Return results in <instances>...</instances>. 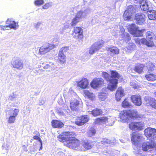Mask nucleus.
I'll list each match as a JSON object with an SVG mask.
<instances>
[{"label": "nucleus", "instance_id": "nucleus-6", "mask_svg": "<svg viewBox=\"0 0 156 156\" xmlns=\"http://www.w3.org/2000/svg\"><path fill=\"white\" fill-rule=\"evenodd\" d=\"M135 9L133 6H129L124 13L123 16L124 20H132V15L135 12Z\"/></svg>", "mask_w": 156, "mask_h": 156}, {"label": "nucleus", "instance_id": "nucleus-31", "mask_svg": "<svg viewBox=\"0 0 156 156\" xmlns=\"http://www.w3.org/2000/svg\"><path fill=\"white\" fill-rule=\"evenodd\" d=\"M106 50L108 51H110L114 54H118L119 53V49L117 47H115L107 48Z\"/></svg>", "mask_w": 156, "mask_h": 156}, {"label": "nucleus", "instance_id": "nucleus-60", "mask_svg": "<svg viewBox=\"0 0 156 156\" xmlns=\"http://www.w3.org/2000/svg\"><path fill=\"white\" fill-rule=\"evenodd\" d=\"M58 112L60 115H64V113L63 112H62L61 111L58 110Z\"/></svg>", "mask_w": 156, "mask_h": 156}, {"label": "nucleus", "instance_id": "nucleus-40", "mask_svg": "<svg viewBox=\"0 0 156 156\" xmlns=\"http://www.w3.org/2000/svg\"><path fill=\"white\" fill-rule=\"evenodd\" d=\"M98 96L99 100L103 101L106 98L107 94L105 93L101 92L99 94Z\"/></svg>", "mask_w": 156, "mask_h": 156}, {"label": "nucleus", "instance_id": "nucleus-26", "mask_svg": "<svg viewBox=\"0 0 156 156\" xmlns=\"http://www.w3.org/2000/svg\"><path fill=\"white\" fill-rule=\"evenodd\" d=\"M51 125L53 127L61 128L64 125L63 123L60 121L55 120L51 122Z\"/></svg>", "mask_w": 156, "mask_h": 156}, {"label": "nucleus", "instance_id": "nucleus-29", "mask_svg": "<svg viewBox=\"0 0 156 156\" xmlns=\"http://www.w3.org/2000/svg\"><path fill=\"white\" fill-rule=\"evenodd\" d=\"M56 67L55 65L53 63L49 62L45 64V66H43V67L44 69H49V70L50 71L55 69Z\"/></svg>", "mask_w": 156, "mask_h": 156}, {"label": "nucleus", "instance_id": "nucleus-51", "mask_svg": "<svg viewBox=\"0 0 156 156\" xmlns=\"http://www.w3.org/2000/svg\"><path fill=\"white\" fill-rule=\"evenodd\" d=\"M16 117L9 115L8 121V122L10 123H14L16 120Z\"/></svg>", "mask_w": 156, "mask_h": 156}, {"label": "nucleus", "instance_id": "nucleus-10", "mask_svg": "<svg viewBox=\"0 0 156 156\" xmlns=\"http://www.w3.org/2000/svg\"><path fill=\"white\" fill-rule=\"evenodd\" d=\"M144 124L141 122H132L129 125L130 129L134 131H139L143 129Z\"/></svg>", "mask_w": 156, "mask_h": 156}, {"label": "nucleus", "instance_id": "nucleus-35", "mask_svg": "<svg viewBox=\"0 0 156 156\" xmlns=\"http://www.w3.org/2000/svg\"><path fill=\"white\" fill-rule=\"evenodd\" d=\"M146 79L149 81H153L156 80V75L153 74H147L145 76Z\"/></svg>", "mask_w": 156, "mask_h": 156}, {"label": "nucleus", "instance_id": "nucleus-52", "mask_svg": "<svg viewBox=\"0 0 156 156\" xmlns=\"http://www.w3.org/2000/svg\"><path fill=\"white\" fill-rule=\"evenodd\" d=\"M44 3L43 0H36L34 2V4L36 5H40Z\"/></svg>", "mask_w": 156, "mask_h": 156}, {"label": "nucleus", "instance_id": "nucleus-23", "mask_svg": "<svg viewBox=\"0 0 156 156\" xmlns=\"http://www.w3.org/2000/svg\"><path fill=\"white\" fill-rule=\"evenodd\" d=\"M141 138V135L139 133L133 132L132 134L131 141L134 143L136 142L140 141Z\"/></svg>", "mask_w": 156, "mask_h": 156}, {"label": "nucleus", "instance_id": "nucleus-5", "mask_svg": "<svg viewBox=\"0 0 156 156\" xmlns=\"http://www.w3.org/2000/svg\"><path fill=\"white\" fill-rule=\"evenodd\" d=\"M55 47L53 44L46 43L41 47L39 50V54L40 55H44L49 52L51 50Z\"/></svg>", "mask_w": 156, "mask_h": 156}, {"label": "nucleus", "instance_id": "nucleus-13", "mask_svg": "<svg viewBox=\"0 0 156 156\" xmlns=\"http://www.w3.org/2000/svg\"><path fill=\"white\" fill-rule=\"evenodd\" d=\"M145 16L141 13H137L135 16V20L136 23L140 25H142L145 23Z\"/></svg>", "mask_w": 156, "mask_h": 156}, {"label": "nucleus", "instance_id": "nucleus-38", "mask_svg": "<svg viewBox=\"0 0 156 156\" xmlns=\"http://www.w3.org/2000/svg\"><path fill=\"white\" fill-rule=\"evenodd\" d=\"M128 111L129 112V119L130 118H138V112L136 110H129Z\"/></svg>", "mask_w": 156, "mask_h": 156}, {"label": "nucleus", "instance_id": "nucleus-64", "mask_svg": "<svg viewBox=\"0 0 156 156\" xmlns=\"http://www.w3.org/2000/svg\"><path fill=\"white\" fill-rule=\"evenodd\" d=\"M120 30L121 31V32L122 33V34H124V33H125L124 29L123 28H122H122H120Z\"/></svg>", "mask_w": 156, "mask_h": 156}, {"label": "nucleus", "instance_id": "nucleus-50", "mask_svg": "<svg viewBox=\"0 0 156 156\" xmlns=\"http://www.w3.org/2000/svg\"><path fill=\"white\" fill-rule=\"evenodd\" d=\"M68 47H62L60 50L59 53H62L64 54L65 52H66L69 50Z\"/></svg>", "mask_w": 156, "mask_h": 156}, {"label": "nucleus", "instance_id": "nucleus-17", "mask_svg": "<svg viewBox=\"0 0 156 156\" xmlns=\"http://www.w3.org/2000/svg\"><path fill=\"white\" fill-rule=\"evenodd\" d=\"M131 100L132 102L137 106H140L142 104L141 99L140 95H132L131 97Z\"/></svg>", "mask_w": 156, "mask_h": 156}, {"label": "nucleus", "instance_id": "nucleus-25", "mask_svg": "<svg viewBox=\"0 0 156 156\" xmlns=\"http://www.w3.org/2000/svg\"><path fill=\"white\" fill-rule=\"evenodd\" d=\"M108 121V119L106 117H102L98 118L95 120V123L97 125L106 123Z\"/></svg>", "mask_w": 156, "mask_h": 156}, {"label": "nucleus", "instance_id": "nucleus-2", "mask_svg": "<svg viewBox=\"0 0 156 156\" xmlns=\"http://www.w3.org/2000/svg\"><path fill=\"white\" fill-rule=\"evenodd\" d=\"M111 76H109V74L106 72L102 73V76L107 81L109 82L107 88L111 91L115 90L118 83V79L121 78V76L116 71H112L111 72Z\"/></svg>", "mask_w": 156, "mask_h": 156}, {"label": "nucleus", "instance_id": "nucleus-18", "mask_svg": "<svg viewBox=\"0 0 156 156\" xmlns=\"http://www.w3.org/2000/svg\"><path fill=\"white\" fill-rule=\"evenodd\" d=\"M7 23L9 24V25H6L3 27V30H8V29H6L7 28H9L10 29L12 28L14 30H16L18 28V24H16V22L13 21H10L8 20L7 21Z\"/></svg>", "mask_w": 156, "mask_h": 156}, {"label": "nucleus", "instance_id": "nucleus-58", "mask_svg": "<svg viewBox=\"0 0 156 156\" xmlns=\"http://www.w3.org/2000/svg\"><path fill=\"white\" fill-rule=\"evenodd\" d=\"M41 23V22H38L37 23H35L34 24V26L36 27H38L39 26H40Z\"/></svg>", "mask_w": 156, "mask_h": 156}, {"label": "nucleus", "instance_id": "nucleus-41", "mask_svg": "<svg viewBox=\"0 0 156 156\" xmlns=\"http://www.w3.org/2000/svg\"><path fill=\"white\" fill-rule=\"evenodd\" d=\"M96 132V131L95 129L93 128H91L87 132V135L91 137L95 135Z\"/></svg>", "mask_w": 156, "mask_h": 156}, {"label": "nucleus", "instance_id": "nucleus-55", "mask_svg": "<svg viewBox=\"0 0 156 156\" xmlns=\"http://www.w3.org/2000/svg\"><path fill=\"white\" fill-rule=\"evenodd\" d=\"M130 85L133 88H136L137 87V85L135 81H132L130 82Z\"/></svg>", "mask_w": 156, "mask_h": 156}, {"label": "nucleus", "instance_id": "nucleus-57", "mask_svg": "<svg viewBox=\"0 0 156 156\" xmlns=\"http://www.w3.org/2000/svg\"><path fill=\"white\" fill-rule=\"evenodd\" d=\"M135 41L136 42V43L140 44V40L139 38H135Z\"/></svg>", "mask_w": 156, "mask_h": 156}, {"label": "nucleus", "instance_id": "nucleus-34", "mask_svg": "<svg viewBox=\"0 0 156 156\" xmlns=\"http://www.w3.org/2000/svg\"><path fill=\"white\" fill-rule=\"evenodd\" d=\"M89 112H90V114H91L94 116L99 115L102 113L101 110L98 108L95 109L92 111Z\"/></svg>", "mask_w": 156, "mask_h": 156}, {"label": "nucleus", "instance_id": "nucleus-46", "mask_svg": "<svg viewBox=\"0 0 156 156\" xmlns=\"http://www.w3.org/2000/svg\"><path fill=\"white\" fill-rule=\"evenodd\" d=\"M147 66L149 71H152L153 70L154 66L151 62H149L147 64Z\"/></svg>", "mask_w": 156, "mask_h": 156}, {"label": "nucleus", "instance_id": "nucleus-45", "mask_svg": "<svg viewBox=\"0 0 156 156\" xmlns=\"http://www.w3.org/2000/svg\"><path fill=\"white\" fill-rule=\"evenodd\" d=\"M122 106L125 108H129L130 106L129 103L126 99L122 103Z\"/></svg>", "mask_w": 156, "mask_h": 156}, {"label": "nucleus", "instance_id": "nucleus-12", "mask_svg": "<svg viewBox=\"0 0 156 156\" xmlns=\"http://www.w3.org/2000/svg\"><path fill=\"white\" fill-rule=\"evenodd\" d=\"M103 84L104 80L102 79L96 78L93 80L90 83V85L93 88H96L101 87Z\"/></svg>", "mask_w": 156, "mask_h": 156}, {"label": "nucleus", "instance_id": "nucleus-61", "mask_svg": "<svg viewBox=\"0 0 156 156\" xmlns=\"http://www.w3.org/2000/svg\"><path fill=\"white\" fill-rule=\"evenodd\" d=\"M141 0H134V2L135 3H136L137 4H138V3L139 2H140Z\"/></svg>", "mask_w": 156, "mask_h": 156}, {"label": "nucleus", "instance_id": "nucleus-15", "mask_svg": "<svg viewBox=\"0 0 156 156\" xmlns=\"http://www.w3.org/2000/svg\"><path fill=\"white\" fill-rule=\"evenodd\" d=\"M145 104L147 106H151L152 108L156 109V100L154 98L150 97H146L144 99Z\"/></svg>", "mask_w": 156, "mask_h": 156}, {"label": "nucleus", "instance_id": "nucleus-39", "mask_svg": "<svg viewBox=\"0 0 156 156\" xmlns=\"http://www.w3.org/2000/svg\"><path fill=\"white\" fill-rule=\"evenodd\" d=\"M58 59L61 63H64L66 61V56L63 53H59L58 55Z\"/></svg>", "mask_w": 156, "mask_h": 156}, {"label": "nucleus", "instance_id": "nucleus-36", "mask_svg": "<svg viewBox=\"0 0 156 156\" xmlns=\"http://www.w3.org/2000/svg\"><path fill=\"white\" fill-rule=\"evenodd\" d=\"M84 94L86 96H87L91 100H93L95 98L94 94L87 90H85L84 91Z\"/></svg>", "mask_w": 156, "mask_h": 156}, {"label": "nucleus", "instance_id": "nucleus-37", "mask_svg": "<svg viewBox=\"0 0 156 156\" xmlns=\"http://www.w3.org/2000/svg\"><path fill=\"white\" fill-rule=\"evenodd\" d=\"M19 110L15 108L14 109L10 110L9 112V115L10 116L16 117L18 114Z\"/></svg>", "mask_w": 156, "mask_h": 156}, {"label": "nucleus", "instance_id": "nucleus-47", "mask_svg": "<svg viewBox=\"0 0 156 156\" xmlns=\"http://www.w3.org/2000/svg\"><path fill=\"white\" fill-rule=\"evenodd\" d=\"M101 144H111L112 142L106 138H103L101 141Z\"/></svg>", "mask_w": 156, "mask_h": 156}, {"label": "nucleus", "instance_id": "nucleus-56", "mask_svg": "<svg viewBox=\"0 0 156 156\" xmlns=\"http://www.w3.org/2000/svg\"><path fill=\"white\" fill-rule=\"evenodd\" d=\"M16 95H13L9 96V99L11 101L15 100V98L16 97Z\"/></svg>", "mask_w": 156, "mask_h": 156}, {"label": "nucleus", "instance_id": "nucleus-62", "mask_svg": "<svg viewBox=\"0 0 156 156\" xmlns=\"http://www.w3.org/2000/svg\"><path fill=\"white\" fill-rule=\"evenodd\" d=\"M44 103V101L42 100L41 101H40L39 102V104L40 105H42Z\"/></svg>", "mask_w": 156, "mask_h": 156}, {"label": "nucleus", "instance_id": "nucleus-59", "mask_svg": "<svg viewBox=\"0 0 156 156\" xmlns=\"http://www.w3.org/2000/svg\"><path fill=\"white\" fill-rule=\"evenodd\" d=\"M22 148L24 151L27 152V147L25 145H23L22 146Z\"/></svg>", "mask_w": 156, "mask_h": 156}, {"label": "nucleus", "instance_id": "nucleus-27", "mask_svg": "<svg viewBox=\"0 0 156 156\" xmlns=\"http://www.w3.org/2000/svg\"><path fill=\"white\" fill-rule=\"evenodd\" d=\"M79 101L77 100H74L70 102V108L71 109L74 111L77 110L79 105Z\"/></svg>", "mask_w": 156, "mask_h": 156}, {"label": "nucleus", "instance_id": "nucleus-7", "mask_svg": "<svg viewBox=\"0 0 156 156\" xmlns=\"http://www.w3.org/2000/svg\"><path fill=\"white\" fill-rule=\"evenodd\" d=\"M146 136L151 140L156 139V129L153 128L148 127L144 130Z\"/></svg>", "mask_w": 156, "mask_h": 156}, {"label": "nucleus", "instance_id": "nucleus-9", "mask_svg": "<svg viewBox=\"0 0 156 156\" xmlns=\"http://www.w3.org/2000/svg\"><path fill=\"white\" fill-rule=\"evenodd\" d=\"M90 13V10L89 8L82 9L76 13V16L80 20L85 18Z\"/></svg>", "mask_w": 156, "mask_h": 156}, {"label": "nucleus", "instance_id": "nucleus-11", "mask_svg": "<svg viewBox=\"0 0 156 156\" xmlns=\"http://www.w3.org/2000/svg\"><path fill=\"white\" fill-rule=\"evenodd\" d=\"M83 30L80 27H74L72 35L75 38L81 39L83 37Z\"/></svg>", "mask_w": 156, "mask_h": 156}, {"label": "nucleus", "instance_id": "nucleus-4", "mask_svg": "<svg viewBox=\"0 0 156 156\" xmlns=\"http://www.w3.org/2000/svg\"><path fill=\"white\" fill-rule=\"evenodd\" d=\"M129 31L134 37H140L143 35L144 30H140L139 28L135 24H132L128 29Z\"/></svg>", "mask_w": 156, "mask_h": 156}, {"label": "nucleus", "instance_id": "nucleus-48", "mask_svg": "<svg viewBox=\"0 0 156 156\" xmlns=\"http://www.w3.org/2000/svg\"><path fill=\"white\" fill-rule=\"evenodd\" d=\"M146 35L147 39H148L149 41H151V39L154 36V34L151 32L149 31L147 33Z\"/></svg>", "mask_w": 156, "mask_h": 156}, {"label": "nucleus", "instance_id": "nucleus-14", "mask_svg": "<svg viewBox=\"0 0 156 156\" xmlns=\"http://www.w3.org/2000/svg\"><path fill=\"white\" fill-rule=\"evenodd\" d=\"M89 119V118L87 115L77 117L75 121V123L77 125L82 126L88 122Z\"/></svg>", "mask_w": 156, "mask_h": 156}, {"label": "nucleus", "instance_id": "nucleus-42", "mask_svg": "<svg viewBox=\"0 0 156 156\" xmlns=\"http://www.w3.org/2000/svg\"><path fill=\"white\" fill-rule=\"evenodd\" d=\"M121 36L123 37V40L126 41H129L130 39L129 35L127 33L125 32L123 34H122Z\"/></svg>", "mask_w": 156, "mask_h": 156}, {"label": "nucleus", "instance_id": "nucleus-20", "mask_svg": "<svg viewBox=\"0 0 156 156\" xmlns=\"http://www.w3.org/2000/svg\"><path fill=\"white\" fill-rule=\"evenodd\" d=\"M78 86L82 88H86L88 87L89 83L87 80L83 78L79 81H77Z\"/></svg>", "mask_w": 156, "mask_h": 156}, {"label": "nucleus", "instance_id": "nucleus-28", "mask_svg": "<svg viewBox=\"0 0 156 156\" xmlns=\"http://www.w3.org/2000/svg\"><path fill=\"white\" fill-rule=\"evenodd\" d=\"M148 16L150 20H155L156 19V11L151 10L149 11Z\"/></svg>", "mask_w": 156, "mask_h": 156}, {"label": "nucleus", "instance_id": "nucleus-1", "mask_svg": "<svg viewBox=\"0 0 156 156\" xmlns=\"http://www.w3.org/2000/svg\"><path fill=\"white\" fill-rule=\"evenodd\" d=\"M75 133L72 132H64L58 136V139L61 142L64 143V145L70 148H73L79 146L80 141L75 138Z\"/></svg>", "mask_w": 156, "mask_h": 156}, {"label": "nucleus", "instance_id": "nucleus-21", "mask_svg": "<svg viewBox=\"0 0 156 156\" xmlns=\"http://www.w3.org/2000/svg\"><path fill=\"white\" fill-rule=\"evenodd\" d=\"M138 3L140 5V8L144 11L148 10L149 8L148 2L147 0H141Z\"/></svg>", "mask_w": 156, "mask_h": 156}, {"label": "nucleus", "instance_id": "nucleus-3", "mask_svg": "<svg viewBox=\"0 0 156 156\" xmlns=\"http://www.w3.org/2000/svg\"><path fill=\"white\" fill-rule=\"evenodd\" d=\"M155 147H156V144L152 140L149 141L144 142L142 147V150L145 151L154 150V152L151 154L152 155H155L156 154L155 149Z\"/></svg>", "mask_w": 156, "mask_h": 156}, {"label": "nucleus", "instance_id": "nucleus-24", "mask_svg": "<svg viewBox=\"0 0 156 156\" xmlns=\"http://www.w3.org/2000/svg\"><path fill=\"white\" fill-rule=\"evenodd\" d=\"M83 147L86 149H90L93 146V142L90 140H83L81 143Z\"/></svg>", "mask_w": 156, "mask_h": 156}, {"label": "nucleus", "instance_id": "nucleus-16", "mask_svg": "<svg viewBox=\"0 0 156 156\" xmlns=\"http://www.w3.org/2000/svg\"><path fill=\"white\" fill-rule=\"evenodd\" d=\"M102 46V44L99 42H96L91 47L89 50V53L92 55Z\"/></svg>", "mask_w": 156, "mask_h": 156}, {"label": "nucleus", "instance_id": "nucleus-19", "mask_svg": "<svg viewBox=\"0 0 156 156\" xmlns=\"http://www.w3.org/2000/svg\"><path fill=\"white\" fill-rule=\"evenodd\" d=\"M129 112L128 111L125 110L121 112L119 114V117L121 121L124 122L127 121L129 119Z\"/></svg>", "mask_w": 156, "mask_h": 156}, {"label": "nucleus", "instance_id": "nucleus-44", "mask_svg": "<svg viewBox=\"0 0 156 156\" xmlns=\"http://www.w3.org/2000/svg\"><path fill=\"white\" fill-rule=\"evenodd\" d=\"M80 21L79 19L75 16V17L72 19L71 23V25L72 26H74Z\"/></svg>", "mask_w": 156, "mask_h": 156}, {"label": "nucleus", "instance_id": "nucleus-43", "mask_svg": "<svg viewBox=\"0 0 156 156\" xmlns=\"http://www.w3.org/2000/svg\"><path fill=\"white\" fill-rule=\"evenodd\" d=\"M136 46L135 44L133 43H129L128 44V46L127 47V48L128 50H129V52L133 50L135 48Z\"/></svg>", "mask_w": 156, "mask_h": 156}, {"label": "nucleus", "instance_id": "nucleus-22", "mask_svg": "<svg viewBox=\"0 0 156 156\" xmlns=\"http://www.w3.org/2000/svg\"><path fill=\"white\" fill-rule=\"evenodd\" d=\"M125 95L124 90L122 87H119L115 94V98L117 101H119L121 98Z\"/></svg>", "mask_w": 156, "mask_h": 156}, {"label": "nucleus", "instance_id": "nucleus-8", "mask_svg": "<svg viewBox=\"0 0 156 156\" xmlns=\"http://www.w3.org/2000/svg\"><path fill=\"white\" fill-rule=\"evenodd\" d=\"M11 64L13 68L19 70H21L23 67V62L18 58H14L11 62Z\"/></svg>", "mask_w": 156, "mask_h": 156}, {"label": "nucleus", "instance_id": "nucleus-53", "mask_svg": "<svg viewBox=\"0 0 156 156\" xmlns=\"http://www.w3.org/2000/svg\"><path fill=\"white\" fill-rule=\"evenodd\" d=\"M52 5L51 3H48L43 6V8L44 9H47L49 7L51 6Z\"/></svg>", "mask_w": 156, "mask_h": 156}, {"label": "nucleus", "instance_id": "nucleus-32", "mask_svg": "<svg viewBox=\"0 0 156 156\" xmlns=\"http://www.w3.org/2000/svg\"><path fill=\"white\" fill-rule=\"evenodd\" d=\"M144 67L143 64L137 65L135 67L134 70L139 73H140L143 72Z\"/></svg>", "mask_w": 156, "mask_h": 156}, {"label": "nucleus", "instance_id": "nucleus-54", "mask_svg": "<svg viewBox=\"0 0 156 156\" xmlns=\"http://www.w3.org/2000/svg\"><path fill=\"white\" fill-rule=\"evenodd\" d=\"M39 136L40 135H35L34 136L33 138L35 140H38L40 143H41L42 141Z\"/></svg>", "mask_w": 156, "mask_h": 156}, {"label": "nucleus", "instance_id": "nucleus-30", "mask_svg": "<svg viewBox=\"0 0 156 156\" xmlns=\"http://www.w3.org/2000/svg\"><path fill=\"white\" fill-rule=\"evenodd\" d=\"M56 67L55 65L53 63L49 62L45 64V66H43V67L44 69H49V70L50 71L55 69Z\"/></svg>", "mask_w": 156, "mask_h": 156}, {"label": "nucleus", "instance_id": "nucleus-49", "mask_svg": "<svg viewBox=\"0 0 156 156\" xmlns=\"http://www.w3.org/2000/svg\"><path fill=\"white\" fill-rule=\"evenodd\" d=\"M9 144L8 142L4 143L2 146V148L3 150H6V153H7V150H9Z\"/></svg>", "mask_w": 156, "mask_h": 156}, {"label": "nucleus", "instance_id": "nucleus-63", "mask_svg": "<svg viewBox=\"0 0 156 156\" xmlns=\"http://www.w3.org/2000/svg\"><path fill=\"white\" fill-rule=\"evenodd\" d=\"M34 134H36V135H40L39 133L37 131H35L34 132Z\"/></svg>", "mask_w": 156, "mask_h": 156}, {"label": "nucleus", "instance_id": "nucleus-33", "mask_svg": "<svg viewBox=\"0 0 156 156\" xmlns=\"http://www.w3.org/2000/svg\"><path fill=\"white\" fill-rule=\"evenodd\" d=\"M140 43L146 45L148 46H152L154 44L152 41L151 40L147 41L145 39L143 38L140 40Z\"/></svg>", "mask_w": 156, "mask_h": 156}]
</instances>
